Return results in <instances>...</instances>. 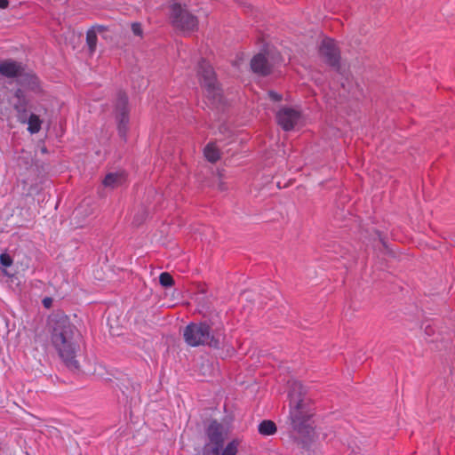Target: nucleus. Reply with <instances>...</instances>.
Segmentation results:
<instances>
[{
    "instance_id": "f3484780",
    "label": "nucleus",
    "mask_w": 455,
    "mask_h": 455,
    "mask_svg": "<svg viewBox=\"0 0 455 455\" xmlns=\"http://www.w3.org/2000/svg\"><path fill=\"white\" fill-rule=\"evenodd\" d=\"M259 433L262 435H272L276 432V426L272 420H263L258 427Z\"/></svg>"
},
{
    "instance_id": "9b49d317",
    "label": "nucleus",
    "mask_w": 455,
    "mask_h": 455,
    "mask_svg": "<svg viewBox=\"0 0 455 455\" xmlns=\"http://www.w3.org/2000/svg\"><path fill=\"white\" fill-rule=\"evenodd\" d=\"M251 68L254 73L261 76L267 75L271 70V65L267 57L262 53H259L252 58L251 60Z\"/></svg>"
},
{
    "instance_id": "b1692460",
    "label": "nucleus",
    "mask_w": 455,
    "mask_h": 455,
    "mask_svg": "<svg viewBox=\"0 0 455 455\" xmlns=\"http://www.w3.org/2000/svg\"><path fill=\"white\" fill-rule=\"evenodd\" d=\"M8 5H9L8 0H0V8L1 9H5L8 7Z\"/></svg>"
},
{
    "instance_id": "f257e3e1",
    "label": "nucleus",
    "mask_w": 455,
    "mask_h": 455,
    "mask_svg": "<svg viewBox=\"0 0 455 455\" xmlns=\"http://www.w3.org/2000/svg\"><path fill=\"white\" fill-rule=\"evenodd\" d=\"M51 343L65 365L77 370L76 355L80 350L81 333L66 315L56 314L49 320Z\"/></svg>"
},
{
    "instance_id": "0eeeda50",
    "label": "nucleus",
    "mask_w": 455,
    "mask_h": 455,
    "mask_svg": "<svg viewBox=\"0 0 455 455\" xmlns=\"http://www.w3.org/2000/svg\"><path fill=\"white\" fill-rule=\"evenodd\" d=\"M198 76L201 85L205 89L207 97L217 100L220 96V89L215 77L212 67L202 60L198 66Z\"/></svg>"
},
{
    "instance_id": "20e7f679",
    "label": "nucleus",
    "mask_w": 455,
    "mask_h": 455,
    "mask_svg": "<svg viewBox=\"0 0 455 455\" xmlns=\"http://www.w3.org/2000/svg\"><path fill=\"white\" fill-rule=\"evenodd\" d=\"M293 390H299L298 397L295 396L293 391L289 392L290 397V417L293 429L298 432H303L307 427V421L310 418V414L304 410V402L300 398L302 385L300 382L294 381L292 383Z\"/></svg>"
},
{
    "instance_id": "6e6552de",
    "label": "nucleus",
    "mask_w": 455,
    "mask_h": 455,
    "mask_svg": "<svg viewBox=\"0 0 455 455\" xmlns=\"http://www.w3.org/2000/svg\"><path fill=\"white\" fill-rule=\"evenodd\" d=\"M128 98L124 92H119L116 103V119L118 122V133L121 138L126 140L128 132Z\"/></svg>"
},
{
    "instance_id": "2eb2a0df",
    "label": "nucleus",
    "mask_w": 455,
    "mask_h": 455,
    "mask_svg": "<svg viewBox=\"0 0 455 455\" xmlns=\"http://www.w3.org/2000/svg\"><path fill=\"white\" fill-rule=\"evenodd\" d=\"M28 101L17 102L13 105V108L16 111L17 119L20 124H26L28 116Z\"/></svg>"
},
{
    "instance_id": "ddd939ff",
    "label": "nucleus",
    "mask_w": 455,
    "mask_h": 455,
    "mask_svg": "<svg viewBox=\"0 0 455 455\" xmlns=\"http://www.w3.org/2000/svg\"><path fill=\"white\" fill-rule=\"evenodd\" d=\"M28 132L30 134L38 133L42 128L43 120L36 114H30L27 118Z\"/></svg>"
},
{
    "instance_id": "4be33fe9",
    "label": "nucleus",
    "mask_w": 455,
    "mask_h": 455,
    "mask_svg": "<svg viewBox=\"0 0 455 455\" xmlns=\"http://www.w3.org/2000/svg\"><path fill=\"white\" fill-rule=\"evenodd\" d=\"M132 32L136 35V36H140L142 34V29H141V27L139 23H133L132 26Z\"/></svg>"
},
{
    "instance_id": "f8f14e48",
    "label": "nucleus",
    "mask_w": 455,
    "mask_h": 455,
    "mask_svg": "<svg viewBox=\"0 0 455 455\" xmlns=\"http://www.w3.org/2000/svg\"><path fill=\"white\" fill-rule=\"evenodd\" d=\"M126 180L125 174L124 172H113L106 175L103 180V185L107 188H116Z\"/></svg>"
},
{
    "instance_id": "7ed1b4c3",
    "label": "nucleus",
    "mask_w": 455,
    "mask_h": 455,
    "mask_svg": "<svg viewBox=\"0 0 455 455\" xmlns=\"http://www.w3.org/2000/svg\"><path fill=\"white\" fill-rule=\"evenodd\" d=\"M186 343L190 347L208 346L219 347L220 341L211 326L206 323H191L186 326L183 331Z\"/></svg>"
},
{
    "instance_id": "9d476101",
    "label": "nucleus",
    "mask_w": 455,
    "mask_h": 455,
    "mask_svg": "<svg viewBox=\"0 0 455 455\" xmlns=\"http://www.w3.org/2000/svg\"><path fill=\"white\" fill-rule=\"evenodd\" d=\"M319 52L330 66L338 67L339 62V51L334 40L324 38L321 43Z\"/></svg>"
},
{
    "instance_id": "39448f33",
    "label": "nucleus",
    "mask_w": 455,
    "mask_h": 455,
    "mask_svg": "<svg viewBox=\"0 0 455 455\" xmlns=\"http://www.w3.org/2000/svg\"><path fill=\"white\" fill-rule=\"evenodd\" d=\"M0 74L8 78L20 77V84L29 90L35 91L38 87L37 77L32 74H24L23 66L15 60H6L0 62Z\"/></svg>"
},
{
    "instance_id": "f03ea898",
    "label": "nucleus",
    "mask_w": 455,
    "mask_h": 455,
    "mask_svg": "<svg viewBox=\"0 0 455 455\" xmlns=\"http://www.w3.org/2000/svg\"><path fill=\"white\" fill-rule=\"evenodd\" d=\"M228 431L217 420L212 421L205 429L203 455H237L241 440L233 438L226 443Z\"/></svg>"
},
{
    "instance_id": "1a4fd4ad",
    "label": "nucleus",
    "mask_w": 455,
    "mask_h": 455,
    "mask_svg": "<svg viewBox=\"0 0 455 455\" xmlns=\"http://www.w3.org/2000/svg\"><path fill=\"white\" fill-rule=\"evenodd\" d=\"M276 120L284 131H291L301 121V113L292 108H283L277 112Z\"/></svg>"
},
{
    "instance_id": "aec40b11",
    "label": "nucleus",
    "mask_w": 455,
    "mask_h": 455,
    "mask_svg": "<svg viewBox=\"0 0 455 455\" xmlns=\"http://www.w3.org/2000/svg\"><path fill=\"white\" fill-rule=\"evenodd\" d=\"M14 95L18 99V102L28 101L21 89H17Z\"/></svg>"
},
{
    "instance_id": "5701e85b",
    "label": "nucleus",
    "mask_w": 455,
    "mask_h": 455,
    "mask_svg": "<svg viewBox=\"0 0 455 455\" xmlns=\"http://www.w3.org/2000/svg\"><path fill=\"white\" fill-rule=\"evenodd\" d=\"M42 302L45 308H50L52 305V299L49 297L44 298Z\"/></svg>"
},
{
    "instance_id": "412c9836",
    "label": "nucleus",
    "mask_w": 455,
    "mask_h": 455,
    "mask_svg": "<svg viewBox=\"0 0 455 455\" xmlns=\"http://www.w3.org/2000/svg\"><path fill=\"white\" fill-rule=\"evenodd\" d=\"M268 96L273 101H276V102L282 100V99H283L281 94H279L274 91H269Z\"/></svg>"
},
{
    "instance_id": "6ab92c4d",
    "label": "nucleus",
    "mask_w": 455,
    "mask_h": 455,
    "mask_svg": "<svg viewBox=\"0 0 455 455\" xmlns=\"http://www.w3.org/2000/svg\"><path fill=\"white\" fill-rule=\"evenodd\" d=\"M0 263L4 267H11L12 265V259L11 256L7 253H1L0 254Z\"/></svg>"
},
{
    "instance_id": "4468645a",
    "label": "nucleus",
    "mask_w": 455,
    "mask_h": 455,
    "mask_svg": "<svg viewBox=\"0 0 455 455\" xmlns=\"http://www.w3.org/2000/svg\"><path fill=\"white\" fill-rule=\"evenodd\" d=\"M204 153L206 159L211 163L217 162L220 156V149L214 142L208 143L204 148Z\"/></svg>"
},
{
    "instance_id": "a211bd4d",
    "label": "nucleus",
    "mask_w": 455,
    "mask_h": 455,
    "mask_svg": "<svg viewBox=\"0 0 455 455\" xmlns=\"http://www.w3.org/2000/svg\"><path fill=\"white\" fill-rule=\"evenodd\" d=\"M159 283L164 288L172 287L174 283L172 276L168 272H163L159 276Z\"/></svg>"
},
{
    "instance_id": "dca6fc26",
    "label": "nucleus",
    "mask_w": 455,
    "mask_h": 455,
    "mask_svg": "<svg viewBox=\"0 0 455 455\" xmlns=\"http://www.w3.org/2000/svg\"><path fill=\"white\" fill-rule=\"evenodd\" d=\"M99 31L102 30V27H97ZM86 43L89 47V51L92 53L96 50L97 45V31L96 28L89 29L86 34Z\"/></svg>"
},
{
    "instance_id": "423d86ee",
    "label": "nucleus",
    "mask_w": 455,
    "mask_h": 455,
    "mask_svg": "<svg viewBox=\"0 0 455 455\" xmlns=\"http://www.w3.org/2000/svg\"><path fill=\"white\" fill-rule=\"evenodd\" d=\"M170 19L173 27L184 33H190L197 29V18L180 4H172Z\"/></svg>"
}]
</instances>
